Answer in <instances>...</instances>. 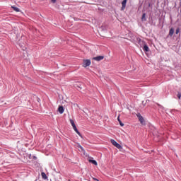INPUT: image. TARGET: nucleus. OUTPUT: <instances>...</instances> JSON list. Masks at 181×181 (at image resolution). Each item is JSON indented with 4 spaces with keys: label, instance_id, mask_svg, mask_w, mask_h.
Wrapping results in <instances>:
<instances>
[{
    "label": "nucleus",
    "instance_id": "obj_1",
    "mask_svg": "<svg viewBox=\"0 0 181 181\" xmlns=\"http://www.w3.org/2000/svg\"><path fill=\"white\" fill-rule=\"evenodd\" d=\"M91 64V60L84 59L83 62V67H88Z\"/></svg>",
    "mask_w": 181,
    "mask_h": 181
},
{
    "label": "nucleus",
    "instance_id": "obj_2",
    "mask_svg": "<svg viewBox=\"0 0 181 181\" xmlns=\"http://www.w3.org/2000/svg\"><path fill=\"white\" fill-rule=\"evenodd\" d=\"M111 144H112V145H114V146H115L116 148H117V149H121V148H122L121 146V145H119V144H118L117 142L115 141V140L112 139L111 140Z\"/></svg>",
    "mask_w": 181,
    "mask_h": 181
},
{
    "label": "nucleus",
    "instance_id": "obj_3",
    "mask_svg": "<svg viewBox=\"0 0 181 181\" xmlns=\"http://www.w3.org/2000/svg\"><path fill=\"white\" fill-rule=\"evenodd\" d=\"M18 46L22 49V50H26V45L22 41H18Z\"/></svg>",
    "mask_w": 181,
    "mask_h": 181
},
{
    "label": "nucleus",
    "instance_id": "obj_4",
    "mask_svg": "<svg viewBox=\"0 0 181 181\" xmlns=\"http://www.w3.org/2000/svg\"><path fill=\"white\" fill-rule=\"evenodd\" d=\"M137 117H138L141 125H145V119H144V117L140 114H138Z\"/></svg>",
    "mask_w": 181,
    "mask_h": 181
},
{
    "label": "nucleus",
    "instance_id": "obj_5",
    "mask_svg": "<svg viewBox=\"0 0 181 181\" xmlns=\"http://www.w3.org/2000/svg\"><path fill=\"white\" fill-rule=\"evenodd\" d=\"M104 59L103 56H98L93 58V60H96V62H100V60H103Z\"/></svg>",
    "mask_w": 181,
    "mask_h": 181
},
{
    "label": "nucleus",
    "instance_id": "obj_6",
    "mask_svg": "<svg viewBox=\"0 0 181 181\" xmlns=\"http://www.w3.org/2000/svg\"><path fill=\"white\" fill-rule=\"evenodd\" d=\"M127 0H124L122 2V10L124 11L125 9V6H127Z\"/></svg>",
    "mask_w": 181,
    "mask_h": 181
},
{
    "label": "nucleus",
    "instance_id": "obj_7",
    "mask_svg": "<svg viewBox=\"0 0 181 181\" xmlns=\"http://www.w3.org/2000/svg\"><path fill=\"white\" fill-rule=\"evenodd\" d=\"M58 111L59 114H63V112H64V107H63V106H59L58 108Z\"/></svg>",
    "mask_w": 181,
    "mask_h": 181
},
{
    "label": "nucleus",
    "instance_id": "obj_8",
    "mask_svg": "<svg viewBox=\"0 0 181 181\" xmlns=\"http://www.w3.org/2000/svg\"><path fill=\"white\" fill-rule=\"evenodd\" d=\"M74 131H75V132H76V134H78V135H79V136H81V134L80 133V132H78V129H77V127H76V126H74Z\"/></svg>",
    "mask_w": 181,
    "mask_h": 181
},
{
    "label": "nucleus",
    "instance_id": "obj_9",
    "mask_svg": "<svg viewBox=\"0 0 181 181\" xmlns=\"http://www.w3.org/2000/svg\"><path fill=\"white\" fill-rule=\"evenodd\" d=\"M74 131H75V132H76V134H78V135H79V136H81V134L80 133V132H78V129H77V127H76V126H74Z\"/></svg>",
    "mask_w": 181,
    "mask_h": 181
},
{
    "label": "nucleus",
    "instance_id": "obj_10",
    "mask_svg": "<svg viewBox=\"0 0 181 181\" xmlns=\"http://www.w3.org/2000/svg\"><path fill=\"white\" fill-rule=\"evenodd\" d=\"M143 50L144 52H149V47H148V45H145L143 47Z\"/></svg>",
    "mask_w": 181,
    "mask_h": 181
},
{
    "label": "nucleus",
    "instance_id": "obj_11",
    "mask_svg": "<svg viewBox=\"0 0 181 181\" xmlns=\"http://www.w3.org/2000/svg\"><path fill=\"white\" fill-rule=\"evenodd\" d=\"M175 33V30L173 28H171L169 31L170 36H173V34Z\"/></svg>",
    "mask_w": 181,
    "mask_h": 181
},
{
    "label": "nucleus",
    "instance_id": "obj_12",
    "mask_svg": "<svg viewBox=\"0 0 181 181\" xmlns=\"http://www.w3.org/2000/svg\"><path fill=\"white\" fill-rule=\"evenodd\" d=\"M89 162H90V163H93V165H95V166H97V165H98L97 161L95 160L89 159Z\"/></svg>",
    "mask_w": 181,
    "mask_h": 181
},
{
    "label": "nucleus",
    "instance_id": "obj_13",
    "mask_svg": "<svg viewBox=\"0 0 181 181\" xmlns=\"http://www.w3.org/2000/svg\"><path fill=\"white\" fill-rule=\"evenodd\" d=\"M78 148H80V149L81 150V152H83V153H86V151L84 150V148H83V146H81V145L78 144Z\"/></svg>",
    "mask_w": 181,
    "mask_h": 181
},
{
    "label": "nucleus",
    "instance_id": "obj_14",
    "mask_svg": "<svg viewBox=\"0 0 181 181\" xmlns=\"http://www.w3.org/2000/svg\"><path fill=\"white\" fill-rule=\"evenodd\" d=\"M141 21H146V14L143 13L142 17H141Z\"/></svg>",
    "mask_w": 181,
    "mask_h": 181
},
{
    "label": "nucleus",
    "instance_id": "obj_15",
    "mask_svg": "<svg viewBox=\"0 0 181 181\" xmlns=\"http://www.w3.org/2000/svg\"><path fill=\"white\" fill-rule=\"evenodd\" d=\"M41 176H42V179H47V176L46 175V173H42Z\"/></svg>",
    "mask_w": 181,
    "mask_h": 181
},
{
    "label": "nucleus",
    "instance_id": "obj_16",
    "mask_svg": "<svg viewBox=\"0 0 181 181\" xmlns=\"http://www.w3.org/2000/svg\"><path fill=\"white\" fill-rule=\"evenodd\" d=\"M12 8H13V11H15L16 12H20V11H21L19 9V8H18V7L12 6Z\"/></svg>",
    "mask_w": 181,
    "mask_h": 181
},
{
    "label": "nucleus",
    "instance_id": "obj_17",
    "mask_svg": "<svg viewBox=\"0 0 181 181\" xmlns=\"http://www.w3.org/2000/svg\"><path fill=\"white\" fill-rule=\"evenodd\" d=\"M71 125L74 127H76V124L74 123V120L70 119Z\"/></svg>",
    "mask_w": 181,
    "mask_h": 181
},
{
    "label": "nucleus",
    "instance_id": "obj_18",
    "mask_svg": "<svg viewBox=\"0 0 181 181\" xmlns=\"http://www.w3.org/2000/svg\"><path fill=\"white\" fill-rule=\"evenodd\" d=\"M118 121L119 122L120 126H121V127H124V123H122V122H121L119 121V117H118Z\"/></svg>",
    "mask_w": 181,
    "mask_h": 181
},
{
    "label": "nucleus",
    "instance_id": "obj_19",
    "mask_svg": "<svg viewBox=\"0 0 181 181\" xmlns=\"http://www.w3.org/2000/svg\"><path fill=\"white\" fill-rule=\"evenodd\" d=\"M177 97H178L179 100H180V98H181V93H177Z\"/></svg>",
    "mask_w": 181,
    "mask_h": 181
},
{
    "label": "nucleus",
    "instance_id": "obj_20",
    "mask_svg": "<svg viewBox=\"0 0 181 181\" xmlns=\"http://www.w3.org/2000/svg\"><path fill=\"white\" fill-rule=\"evenodd\" d=\"M180 30H179V28H177V29H176V31H175L176 35H177V33H179Z\"/></svg>",
    "mask_w": 181,
    "mask_h": 181
},
{
    "label": "nucleus",
    "instance_id": "obj_21",
    "mask_svg": "<svg viewBox=\"0 0 181 181\" xmlns=\"http://www.w3.org/2000/svg\"><path fill=\"white\" fill-rule=\"evenodd\" d=\"M52 2H53V4H54L56 2V0H51Z\"/></svg>",
    "mask_w": 181,
    "mask_h": 181
},
{
    "label": "nucleus",
    "instance_id": "obj_22",
    "mask_svg": "<svg viewBox=\"0 0 181 181\" xmlns=\"http://www.w3.org/2000/svg\"><path fill=\"white\" fill-rule=\"evenodd\" d=\"M95 180H97V181H98V179H95Z\"/></svg>",
    "mask_w": 181,
    "mask_h": 181
}]
</instances>
